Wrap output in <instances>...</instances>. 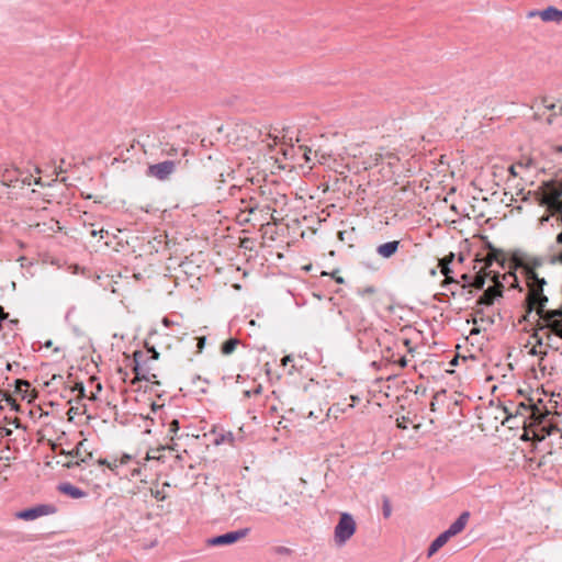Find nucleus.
Listing matches in <instances>:
<instances>
[{
  "label": "nucleus",
  "mask_w": 562,
  "mask_h": 562,
  "mask_svg": "<svg viewBox=\"0 0 562 562\" xmlns=\"http://www.w3.org/2000/svg\"><path fill=\"white\" fill-rule=\"evenodd\" d=\"M546 280L540 278L536 272L527 271L526 285L528 293L526 297V306L528 312L536 311L539 316V330L543 331L547 338L551 334L562 338V310H546L548 297L543 294Z\"/></svg>",
  "instance_id": "obj_1"
},
{
  "label": "nucleus",
  "mask_w": 562,
  "mask_h": 562,
  "mask_svg": "<svg viewBox=\"0 0 562 562\" xmlns=\"http://www.w3.org/2000/svg\"><path fill=\"white\" fill-rule=\"evenodd\" d=\"M144 348L147 350V352L150 355L147 360H144V353L142 350H135L133 353L134 357V368L133 372L135 373L137 381H151V378H156V374L148 375L149 368H145V364L149 360H158L159 359V352L155 348L154 345H150L147 340L144 342Z\"/></svg>",
  "instance_id": "obj_2"
},
{
  "label": "nucleus",
  "mask_w": 562,
  "mask_h": 562,
  "mask_svg": "<svg viewBox=\"0 0 562 562\" xmlns=\"http://www.w3.org/2000/svg\"><path fill=\"white\" fill-rule=\"evenodd\" d=\"M357 522L353 516L348 512L339 514L338 521L334 528V542L337 547H342L356 533Z\"/></svg>",
  "instance_id": "obj_3"
},
{
  "label": "nucleus",
  "mask_w": 562,
  "mask_h": 562,
  "mask_svg": "<svg viewBox=\"0 0 562 562\" xmlns=\"http://www.w3.org/2000/svg\"><path fill=\"white\" fill-rule=\"evenodd\" d=\"M58 508L54 504H35L15 513V517L21 520L32 521L43 516L54 515Z\"/></svg>",
  "instance_id": "obj_4"
},
{
  "label": "nucleus",
  "mask_w": 562,
  "mask_h": 562,
  "mask_svg": "<svg viewBox=\"0 0 562 562\" xmlns=\"http://www.w3.org/2000/svg\"><path fill=\"white\" fill-rule=\"evenodd\" d=\"M250 532V528H240L231 530L221 535H216L206 539L209 547H226L238 542Z\"/></svg>",
  "instance_id": "obj_5"
},
{
  "label": "nucleus",
  "mask_w": 562,
  "mask_h": 562,
  "mask_svg": "<svg viewBox=\"0 0 562 562\" xmlns=\"http://www.w3.org/2000/svg\"><path fill=\"white\" fill-rule=\"evenodd\" d=\"M411 156V151L407 149L405 151L402 150L401 156L389 153L387 166L389 169H392V173L397 175L398 177L409 173L412 171V167L408 157Z\"/></svg>",
  "instance_id": "obj_6"
},
{
  "label": "nucleus",
  "mask_w": 562,
  "mask_h": 562,
  "mask_svg": "<svg viewBox=\"0 0 562 562\" xmlns=\"http://www.w3.org/2000/svg\"><path fill=\"white\" fill-rule=\"evenodd\" d=\"M513 262L517 269L521 270V273L527 279V271L536 272L535 270L542 266L543 259L539 257H529L524 254H515L513 256Z\"/></svg>",
  "instance_id": "obj_7"
},
{
  "label": "nucleus",
  "mask_w": 562,
  "mask_h": 562,
  "mask_svg": "<svg viewBox=\"0 0 562 562\" xmlns=\"http://www.w3.org/2000/svg\"><path fill=\"white\" fill-rule=\"evenodd\" d=\"M503 282L498 277L494 278V285L488 286L477 300V305L490 307L494 304L495 300L503 295Z\"/></svg>",
  "instance_id": "obj_8"
},
{
  "label": "nucleus",
  "mask_w": 562,
  "mask_h": 562,
  "mask_svg": "<svg viewBox=\"0 0 562 562\" xmlns=\"http://www.w3.org/2000/svg\"><path fill=\"white\" fill-rule=\"evenodd\" d=\"M176 162L173 160H164L148 166L147 176L158 180H166L175 171Z\"/></svg>",
  "instance_id": "obj_9"
},
{
  "label": "nucleus",
  "mask_w": 562,
  "mask_h": 562,
  "mask_svg": "<svg viewBox=\"0 0 562 562\" xmlns=\"http://www.w3.org/2000/svg\"><path fill=\"white\" fill-rule=\"evenodd\" d=\"M454 255L450 254L449 257H446L440 262L441 273L446 277L443 286L449 290L453 295L456 294V291L459 288L460 281L454 280L451 277L452 270L449 267V263L453 260Z\"/></svg>",
  "instance_id": "obj_10"
},
{
  "label": "nucleus",
  "mask_w": 562,
  "mask_h": 562,
  "mask_svg": "<svg viewBox=\"0 0 562 562\" xmlns=\"http://www.w3.org/2000/svg\"><path fill=\"white\" fill-rule=\"evenodd\" d=\"M57 491L60 494H63L69 498H72V499H79V498L86 497L88 495V493L86 491L74 485L70 482H60L57 485Z\"/></svg>",
  "instance_id": "obj_11"
},
{
  "label": "nucleus",
  "mask_w": 562,
  "mask_h": 562,
  "mask_svg": "<svg viewBox=\"0 0 562 562\" xmlns=\"http://www.w3.org/2000/svg\"><path fill=\"white\" fill-rule=\"evenodd\" d=\"M470 514L469 512H463L446 530V532L453 537L458 533H460L467 526L469 520Z\"/></svg>",
  "instance_id": "obj_12"
},
{
  "label": "nucleus",
  "mask_w": 562,
  "mask_h": 562,
  "mask_svg": "<svg viewBox=\"0 0 562 562\" xmlns=\"http://www.w3.org/2000/svg\"><path fill=\"white\" fill-rule=\"evenodd\" d=\"M538 431L539 434H537V436L541 434V440L546 437H555L559 440H562V430L557 425L550 423L542 424Z\"/></svg>",
  "instance_id": "obj_13"
},
{
  "label": "nucleus",
  "mask_w": 562,
  "mask_h": 562,
  "mask_svg": "<svg viewBox=\"0 0 562 562\" xmlns=\"http://www.w3.org/2000/svg\"><path fill=\"white\" fill-rule=\"evenodd\" d=\"M539 15L544 22H560L562 20V10L554 7H548L540 11Z\"/></svg>",
  "instance_id": "obj_14"
},
{
  "label": "nucleus",
  "mask_w": 562,
  "mask_h": 562,
  "mask_svg": "<svg viewBox=\"0 0 562 562\" xmlns=\"http://www.w3.org/2000/svg\"><path fill=\"white\" fill-rule=\"evenodd\" d=\"M451 537L446 532L443 531L442 533H440L432 542L431 544L429 546V549H428V555H432L435 552H437L443 544L447 543V541L450 539Z\"/></svg>",
  "instance_id": "obj_15"
},
{
  "label": "nucleus",
  "mask_w": 562,
  "mask_h": 562,
  "mask_svg": "<svg viewBox=\"0 0 562 562\" xmlns=\"http://www.w3.org/2000/svg\"><path fill=\"white\" fill-rule=\"evenodd\" d=\"M239 344V340L237 338H228L221 345V352L223 356H229L232 355L237 345Z\"/></svg>",
  "instance_id": "obj_16"
},
{
  "label": "nucleus",
  "mask_w": 562,
  "mask_h": 562,
  "mask_svg": "<svg viewBox=\"0 0 562 562\" xmlns=\"http://www.w3.org/2000/svg\"><path fill=\"white\" fill-rule=\"evenodd\" d=\"M82 446H83V441H80V442H78V443H77V446H76L72 450H70V451H66V450H65V449H63V448H59V450H58V451H59V453H60V454H64V456L70 457V458H72V459H74V458H79V457H80V453H81V452H80V449H81V447H82ZM57 449H58V446H57L56 443H54V445H53V450H54V451H57Z\"/></svg>",
  "instance_id": "obj_17"
},
{
  "label": "nucleus",
  "mask_w": 562,
  "mask_h": 562,
  "mask_svg": "<svg viewBox=\"0 0 562 562\" xmlns=\"http://www.w3.org/2000/svg\"><path fill=\"white\" fill-rule=\"evenodd\" d=\"M490 276V272L483 271L472 277L471 288L483 289L485 284V278Z\"/></svg>",
  "instance_id": "obj_18"
},
{
  "label": "nucleus",
  "mask_w": 562,
  "mask_h": 562,
  "mask_svg": "<svg viewBox=\"0 0 562 562\" xmlns=\"http://www.w3.org/2000/svg\"><path fill=\"white\" fill-rule=\"evenodd\" d=\"M390 363H393V364L397 363L400 366V368H404L407 364V360H406L405 356L392 353V355H389V364Z\"/></svg>",
  "instance_id": "obj_19"
},
{
  "label": "nucleus",
  "mask_w": 562,
  "mask_h": 562,
  "mask_svg": "<svg viewBox=\"0 0 562 562\" xmlns=\"http://www.w3.org/2000/svg\"><path fill=\"white\" fill-rule=\"evenodd\" d=\"M547 203L552 211L562 213V200H547Z\"/></svg>",
  "instance_id": "obj_20"
},
{
  "label": "nucleus",
  "mask_w": 562,
  "mask_h": 562,
  "mask_svg": "<svg viewBox=\"0 0 562 562\" xmlns=\"http://www.w3.org/2000/svg\"><path fill=\"white\" fill-rule=\"evenodd\" d=\"M180 430V423L178 419L173 418L168 424V432L172 436H176L177 432Z\"/></svg>",
  "instance_id": "obj_21"
},
{
  "label": "nucleus",
  "mask_w": 562,
  "mask_h": 562,
  "mask_svg": "<svg viewBox=\"0 0 562 562\" xmlns=\"http://www.w3.org/2000/svg\"><path fill=\"white\" fill-rule=\"evenodd\" d=\"M397 193H402L403 195L411 198L412 192L407 190L405 184H402L398 189H394L392 193V199L394 200L397 195Z\"/></svg>",
  "instance_id": "obj_22"
},
{
  "label": "nucleus",
  "mask_w": 562,
  "mask_h": 562,
  "mask_svg": "<svg viewBox=\"0 0 562 562\" xmlns=\"http://www.w3.org/2000/svg\"><path fill=\"white\" fill-rule=\"evenodd\" d=\"M14 384H15V392H16V393H19V394H21V395H22V397L24 398V397H25V395L21 393L20 387H21V386L29 387V386H30V382H29L27 380L16 379V380L14 381Z\"/></svg>",
  "instance_id": "obj_23"
},
{
  "label": "nucleus",
  "mask_w": 562,
  "mask_h": 562,
  "mask_svg": "<svg viewBox=\"0 0 562 562\" xmlns=\"http://www.w3.org/2000/svg\"><path fill=\"white\" fill-rule=\"evenodd\" d=\"M460 279L461 280H460L459 286H461L462 289L468 288V286L471 288L470 283L472 281V277L470 274L463 273V274H461Z\"/></svg>",
  "instance_id": "obj_24"
},
{
  "label": "nucleus",
  "mask_w": 562,
  "mask_h": 562,
  "mask_svg": "<svg viewBox=\"0 0 562 562\" xmlns=\"http://www.w3.org/2000/svg\"><path fill=\"white\" fill-rule=\"evenodd\" d=\"M562 195V187L560 188H553L548 196L547 200H560Z\"/></svg>",
  "instance_id": "obj_25"
},
{
  "label": "nucleus",
  "mask_w": 562,
  "mask_h": 562,
  "mask_svg": "<svg viewBox=\"0 0 562 562\" xmlns=\"http://www.w3.org/2000/svg\"><path fill=\"white\" fill-rule=\"evenodd\" d=\"M411 344V340L405 337V336H400L396 338V346L400 347V345H403L405 347H407L408 351H412V348L409 346Z\"/></svg>",
  "instance_id": "obj_26"
},
{
  "label": "nucleus",
  "mask_w": 562,
  "mask_h": 562,
  "mask_svg": "<svg viewBox=\"0 0 562 562\" xmlns=\"http://www.w3.org/2000/svg\"><path fill=\"white\" fill-rule=\"evenodd\" d=\"M82 462H83V463H86V462H87V460H86V459H81V460H79V461H78V460H77V461H68V462L64 463L63 465H64L65 468H67V469H75V468H77V467H80V464H81Z\"/></svg>",
  "instance_id": "obj_27"
},
{
  "label": "nucleus",
  "mask_w": 562,
  "mask_h": 562,
  "mask_svg": "<svg viewBox=\"0 0 562 562\" xmlns=\"http://www.w3.org/2000/svg\"><path fill=\"white\" fill-rule=\"evenodd\" d=\"M398 245H400V241H397V240L389 241V257H391L392 255H394L397 251Z\"/></svg>",
  "instance_id": "obj_28"
},
{
  "label": "nucleus",
  "mask_w": 562,
  "mask_h": 562,
  "mask_svg": "<svg viewBox=\"0 0 562 562\" xmlns=\"http://www.w3.org/2000/svg\"><path fill=\"white\" fill-rule=\"evenodd\" d=\"M226 179L224 177V173H220L218 177L214 180L215 187L217 190H221L223 184H225Z\"/></svg>",
  "instance_id": "obj_29"
},
{
  "label": "nucleus",
  "mask_w": 562,
  "mask_h": 562,
  "mask_svg": "<svg viewBox=\"0 0 562 562\" xmlns=\"http://www.w3.org/2000/svg\"><path fill=\"white\" fill-rule=\"evenodd\" d=\"M196 340H198L196 349H198V352L201 353L205 347L206 337L200 336L196 338Z\"/></svg>",
  "instance_id": "obj_30"
},
{
  "label": "nucleus",
  "mask_w": 562,
  "mask_h": 562,
  "mask_svg": "<svg viewBox=\"0 0 562 562\" xmlns=\"http://www.w3.org/2000/svg\"><path fill=\"white\" fill-rule=\"evenodd\" d=\"M381 514L383 516V518L386 519V509H389V506H386V495H382L381 496Z\"/></svg>",
  "instance_id": "obj_31"
},
{
  "label": "nucleus",
  "mask_w": 562,
  "mask_h": 562,
  "mask_svg": "<svg viewBox=\"0 0 562 562\" xmlns=\"http://www.w3.org/2000/svg\"><path fill=\"white\" fill-rule=\"evenodd\" d=\"M381 514L383 516V518L386 519V509H389V506H386V495H382L381 496Z\"/></svg>",
  "instance_id": "obj_32"
},
{
  "label": "nucleus",
  "mask_w": 562,
  "mask_h": 562,
  "mask_svg": "<svg viewBox=\"0 0 562 562\" xmlns=\"http://www.w3.org/2000/svg\"><path fill=\"white\" fill-rule=\"evenodd\" d=\"M240 191H241V187L233 184L228 189V194H229V196L236 198Z\"/></svg>",
  "instance_id": "obj_33"
},
{
  "label": "nucleus",
  "mask_w": 562,
  "mask_h": 562,
  "mask_svg": "<svg viewBox=\"0 0 562 562\" xmlns=\"http://www.w3.org/2000/svg\"><path fill=\"white\" fill-rule=\"evenodd\" d=\"M376 252L382 258H386V243H383V244L379 245L378 248H376Z\"/></svg>",
  "instance_id": "obj_34"
},
{
  "label": "nucleus",
  "mask_w": 562,
  "mask_h": 562,
  "mask_svg": "<svg viewBox=\"0 0 562 562\" xmlns=\"http://www.w3.org/2000/svg\"><path fill=\"white\" fill-rule=\"evenodd\" d=\"M151 495L157 501H165V498H166V495L159 490L151 491Z\"/></svg>",
  "instance_id": "obj_35"
},
{
  "label": "nucleus",
  "mask_w": 562,
  "mask_h": 562,
  "mask_svg": "<svg viewBox=\"0 0 562 562\" xmlns=\"http://www.w3.org/2000/svg\"><path fill=\"white\" fill-rule=\"evenodd\" d=\"M276 552L278 554H281V555H288L291 553V549L286 548V547H277L276 548Z\"/></svg>",
  "instance_id": "obj_36"
},
{
  "label": "nucleus",
  "mask_w": 562,
  "mask_h": 562,
  "mask_svg": "<svg viewBox=\"0 0 562 562\" xmlns=\"http://www.w3.org/2000/svg\"><path fill=\"white\" fill-rule=\"evenodd\" d=\"M374 292H375V288L372 285L366 286L362 290H359V293H361L362 295L372 294Z\"/></svg>",
  "instance_id": "obj_37"
},
{
  "label": "nucleus",
  "mask_w": 562,
  "mask_h": 562,
  "mask_svg": "<svg viewBox=\"0 0 562 562\" xmlns=\"http://www.w3.org/2000/svg\"><path fill=\"white\" fill-rule=\"evenodd\" d=\"M75 391L80 392V393H81V395H82V396H85V392H86V390H85V385H83V383H82V382L77 383V384L75 385Z\"/></svg>",
  "instance_id": "obj_38"
},
{
  "label": "nucleus",
  "mask_w": 562,
  "mask_h": 562,
  "mask_svg": "<svg viewBox=\"0 0 562 562\" xmlns=\"http://www.w3.org/2000/svg\"><path fill=\"white\" fill-rule=\"evenodd\" d=\"M12 434H13V430L11 428L3 427L1 429L2 437H10V436H12Z\"/></svg>",
  "instance_id": "obj_39"
},
{
  "label": "nucleus",
  "mask_w": 562,
  "mask_h": 562,
  "mask_svg": "<svg viewBox=\"0 0 562 562\" xmlns=\"http://www.w3.org/2000/svg\"><path fill=\"white\" fill-rule=\"evenodd\" d=\"M543 104H544V108L548 109V110H554L555 109V104L553 102L549 101L548 99L543 100Z\"/></svg>",
  "instance_id": "obj_40"
},
{
  "label": "nucleus",
  "mask_w": 562,
  "mask_h": 562,
  "mask_svg": "<svg viewBox=\"0 0 562 562\" xmlns=\"http://www.w3.org/2000/svg\"><path fill=\"white\" fill-rule=\"evenodd\" d=\"M532 164V160L530 158L526 159V161H519L517 162L518 167H526L529 168Z\"/></svg>",
  "instance_id": "obj_41"
},
{
  "label": "nucleus",
  "mask_w": 562,
  "mask_h": 562,
  "mask_svg": "<svg viewBox=\"0 0 562 562\" xmlns=\"http://www.w3.org/2000/svg\"><path fill=\"white\" fill-rule=\"evenodd\" d=\"M226 440V435H220L215 438L214 443L216 446L222 445Z\"/></svg>",
  "instance_id": "obj_42"
},
{
  "label": "nucleus",
  "mask_w": 562,
  "mask_h": 562,
  "mask_svg": "<svg viewBox=\"0 0 562 562\" xmlns=\"http://www.w3.org/2000/svg\"><path fill=\"white\" fill-rule=\"evenodd\" d=\"M8 316V313H4L3 307L0 305V330L2 329V322L4 317Z\"/></svg>",
  "instance_id": "obj_43"
},
{
  "label": "nucleus",
  "mask_w": 562,
  "mask_h": 562,
  "mask_svg": "<svg viewBox=\"0 0 562 562\" xmlns=\"http://www.w3.org/2000/svg\"><path fill=\"white\" fill-rule=\"evenodd\" d=\"M293 361V357L288 355L282 359V366L286 367L289 362Z\"/></svg>",
  "instance_id": "obj_44"
},
{
  "label": "nucleus",
  "mask_w": 562,
  "mask_h": 562,
  "mask_svg": "<svg viewBox=\"0 0 562 562\" xmlns=\"http://www.w3.org/2000/svg\"><path fill=\"white\" fill-rule=\"evenodd\" d=\"M162 324H164V326H166V327H170V326H172L175 323H173L169 317H164V318H162Z\"/></svg>",
  "instance_id": "obj_45"
},
{
  "label": "nucleus",
  "mask_w": 562,
  "mask_h": 562,
  "mask_svg": "<svg viewBox=\"0 0 562 562\" xmlns=\"http://www.w3.org/2000/svg\"><path fill=\"white\" fill-rule=\"evenodd\" d=\"M258 209V205L255 204V205H249V206H246L245 211L248 212L249 214H252L255 213V211Z\"/></svg>",
  "instance_id": "obj_46"
},
{
  "label": "nucleus",
  "mask_w": 562,
  "mask_h": 562,
  "mask_svg": "<svg viewBox=\"0 0 562 562\" xmlns=\"http://www.w3.org/2000/svg\"><path fill=\"white\" fill-rule=\"evenodd\" d=\"M98 463H99L100 465H105V467L111 468V463H110L106 459L100 458V459L98 460Z\"/></svg>",
  "instance_id": "obj_47"
},
{
  "label": "nucleus",
  "mask_w": 562,
  "mask_h": 562,
  "mask_svg": "<svg viewBox=\"0 0 562 562\" xmlns=\"http://www.w3.org/2000/svg\"><path fill=\"white\" fill-rule=\"evenodd\" d=\"M254 395H258L262 392V386L258 384L255 389L251 390Z\"/></svg>",
  "instance_id": "obj_48"
},
{
  "label": "nucleus",
  "mask_w": 562,
  "mask_h": 562,
  "mask_svg": "<svg viewBox=\"0 0 562 562\" xmlns=\"http://www.w3.org/2000/svg\"><path fill=\"white\" fill-rule=\"evenodd\" d=\"M13 367H19V363L18 362H7V370L8 371H13Z\"/></svg>",
  "instance_id": "obj_49"
},
{
  "label": "nucleus",
  "mask_w": 562,
  "mask_h": 562,
  "mask_svg": "<svg viewBox=\"0 0 562 562\" xmlns=\"http://www.w3.org/2000/svg\"><path fill=\"white\" fill-rule=\"evenodd\" d=\"M517 167H518V166H517V164H516V165H513V166H510V167H509V172H510V175H513L514 177H516V176H517V172H516V168H517Z\"/></svg>",
  "instance_id": "obj_50"
},
{
  "label": "nucleus",
  "mask_w": 562,
  "mask_h": 562,
  "mask_svg": "<svg viewBox=\"0 0 562 562\" xmlns=\"http://www.w3.org/2000/svg\"><path fill=\"white\" fill-rule=\"evenodd\" d=\"M333 278L335 279V281L337 283H340V284L344 283V279L339 276H336V272L333 273Z\"/></svg>",
  "instance_id": "obj_51"
},
{
  "label": "nucleus",
  "mask_w": 562,
  "mask_h": 562,
  "mask_svg": "<svg viewBox=\"0 0 562 562\" xmlns=\"http://www.w3.org/2000/svg\"><path fill=\"white\" fill-rule=\"evenodd\" d=\"M150 408H151V412L156 413L160 408V406L158 404H156L155 402H153L150 405Z\"/></svg>",
  "instance_id": "obj_52"
},
{
  "label": "nucleus",
  "mask_w": 562,
  "mask_h": 562,
  "mask_svg": "<svg viewBox=\"0 0 562 562\" xmlns=\"http://www.w3.org/2000/svg\"><path fill=\"white\" fill-rule=\"evenodd\" d=\"M363 265H364L368 269H370V270H376V269H378V267H375L374 265H372V263H370V262H363Z\"/></svg>",
  "instance_id": "obj_53"
},
{
  "label": "nucleus",
  "mask_w": 562,
  "mask_h": 562,
  "mask_svg": "<svg viewBox=\"0 0 562 562\" xmlns=\"http://www.w3.org/2000/svg\"><path fill=\"white\" fill-rule=\"evenodd\" d=\"M396 422H397V427L398 428H406V425H405L406 420H405V418H403V422H400L398 419H396Z\"/></svg>",
  "instance_id": "obj_54"
},
{
  "label": "nucleus",
  "mask_w": 562,
  "mask_h": 562,
  "mask_svg": "<svg viewBox=\"0 0 562 562\" xmlns=\"http://www.w3.org/2000/svg\"><path fill=\"white\" fill-rule=\"evenodd\" d=\"M252 395H254V394H252L251 390H246V391H244V396H245L246 398H249V397H251Z\"/></svg>",
  "instance_id": "obj_55"
},
{
  "label": "nucleus",
  "mask_w": 562,
  "mask_h": 562,
  "mask_svg": "<svg viewBox=\"0 0 562 562\" xmlns=\"http://www.w3.org/2000/svg\"><path fill=\"white\" fill-rule=\"evenodd\" d=\"M507 278L513 279V281H514V282H516V281H517V280H516V277H515L514 274H508V276L504 274V276H503V279H504V280H506Z\"/></svg>",
  "instance_id": "obj_56"
},
{
  "label": "nucleus",
  "mask_w": 562,
  "mask_h": 562,
  "mask_svg": "<svg viewBox=\"0 0 562 562\" xmlns=\"http://www.w3.org/2000/svg\"><path fill=\"white\" fill-rule=\"evenodd\" d=\"M557 243L562 244V232L558 234L557 236Z\"/></svg>",
  "instance_id": "obj_57"
},
{
  "label": "nucleus",
  "mask_w": 562,
  "mask_h": 562,
  "mask_svg": "<svg viewBox=\"0 0 562 562\" xmlns=\"http://www.w3.org/2000/svg\"><path fill=\"white\" fill-rule=\"evenodd\" d=\"M52 345H53V341L50 339H48L47 341L44 342V347H46V348L52 347Z\"/></svg>",
  "instance_id": "obj_58"
},
{
  "label": "nucleus",
  "mask_w": 562,
  "mask_h": 562,
  "mask_svg": "<svg viewBox=\"0 0 562 562\" xmlns=\"http://www.w3.org/2000/svg\"><path fill=\"white\" fill-rule=\"evenodd\" d=\"M72 310H74V307L68 310V312L66 313V315H65L66 321H68L70 318V314H71Z\"/></svg>",
  "instance_id": "obj_59"
},
{
  "label": "nucleus",
  "mask_w": 562,
  "mask_h": 562,
  "mask_svg": "<svg viewBox=\"0 0 562 562\" xmlns=\"http://www.w3.org/2000/svg\"><path fill=\"white\" fill-rule=\"evenodd\" d=\"M457 362H458V357H454L450 363H451L452 366H454V364H457Z\"/></svg>",
  "instance_id": "obj_60"
},
{
  "label": "nucleus",
  "mask_w": 562,
  "mask_h": 562,
  "mask_svg": "<svg viewBox=\"0 0 562 562\" xmlns=\"http://www.w3.org/2000/svg\"><path fill=\"white\" fill-rule=\"evenodd\" d=\"M155 334H157V330H156V329H151V330L149 331V334H148V335H149V336H153V335H155Z\"/></svg>",
  "instance_id": "obj_61"
},
{
  "label": "nucleus",
  "mask_w": 562,
  "mask_h": 562,
  "mask_svg": "<svg viewBox=\"0 0 562 562\" xmlns=\"http://www.w3.org/2000/svg\"><path fill=\"white\" fill-rule=\"evenodd\" d=\"M85 459L87 460V462L90 461V459H92V453H89L88 458H85Z\"/></svg>",
  "instance_id": "obj_62"
},
{
  "label": "nucleus",
  "mask_w": 562,
  "mask_h": 562,
  "mask_svg": "<svg viewBox=\"0 0 562 562\" xmlns=\"http://www.w3.org/2000/svg\"><path fill=\"white\" fill-rule=\"evenodd\" d=\"M227 436L229 437L231 440H233V434L232 432H228Z\"/></svg>",
  "instance_id": "obj_63"
},
{
  "label": "nucleus",
  "mask_w": 562,
  "mask_h": 562,
  "mask_svg": "<svg viewBox=\"0 0 562 562\" xmlns=\"http://www.w3.org/2000/svg\"><path fill=\"white\" fill-rule=\"evenodd\" d=\"M559 261L562 263V254L559 256Z\"/></svg>",
  "instance_id": "obj_64"
}]
</instances>
